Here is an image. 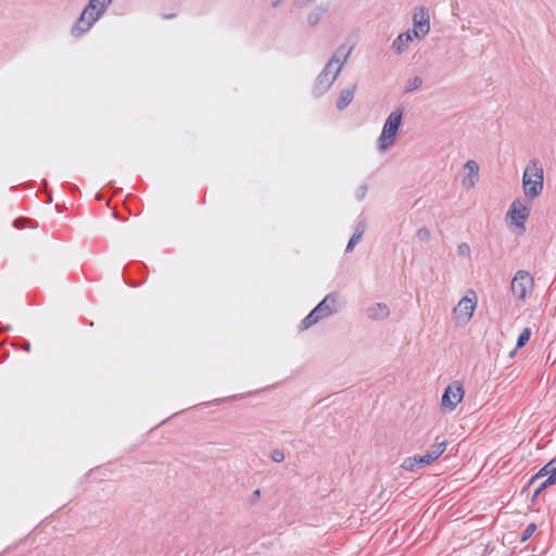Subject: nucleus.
I'll return each instance as SVG.
<instances>
[{"label": "nucleus", "mask_w": 556, "mask_h": 556, "mask_svg": "<svg viewBox=\"0 0 556 556\" xmlns=\"http://www.w3.org/2000/svg\"><path fill=\"white\" fill-rule=\"evenodd\" d=\"M113 0H89L79 18L72 26L73 37H81L102 17Z\"/></svg>", "instance_id": "f257e3e1"}, {"label": "nucleus", "mask_w": 556, "mask_h": 556, "mask_svg": "<svg viewBox=\"0 0 556 556\" xmlns=\"http://www.w3.org/2000/svg\"><path fill=\"white\" fill-rule=\"evenodd\" d=\"M521 188L523 198L533 201L544 189V168L540 160L532 159L525 167Z\"/></svg>", "instance_id": "f03ea898"}, {"label": "nucleus", "mask_w": 556, "mask_h": 556, "mask_svg": "<svg viewBox=\"0 0 556 556\" xmlns=\"http://www.w3.org/2000/svg\"><path fill=\"white\" fill-rule=\"evenodd\" d=\"M350 51L344 48L338 49L332 58L328 61L324 71L319 74L316 79L314 91L317 94L326 92L337 79L341 72L344 63L348 61Z\"/></svg>", "instance_id": "7ed1b4c3"}, {"label": "nucleus", "mask_w": 556, "mask_h": 556, "mask_svg": "<svg viewBox=\"0 0 556 556\" xmlns=\"http://www.w3.org/2000/svg\"><path fill=\"white\" fill-rule=\"evenodd\" d=\"M403 108H396L388 115L376 141L378 152L384 153L395 144L397 132L403 124Z\"/></svg>", "instance_id": "20e7f679"}, {"label": "nucleus", "mask_w": 556, "mask_h": 556, "mask_svg": "<svg viewBox=\"0 0 556 556\" xmlns=\"http://www.w3.org/2000/svg\"><path fill=\"white\" fill-rule=\"evenodd\" d=\"M532 201L526 198L515 199L506 213V222L510 228L522 233L526 230V222L530 216Z\"/></svg>", "instance_id": "39448f33"}, {"label": "nucleus", "mask_w": 556, "mask_h": 556, "mask_svg": "<svg viewBox=\"0 0 556 556\" xmlns=\"http://www.w3.org/2000/svg\"><path fill=\"white\" fill-rule=\"evenodd\" d=\"M339 309L338 296L328 294L303 320L301 328L303 330L312 327L319 320L329 317Z\"/></svg>", "instance_id": "423d86ee"}, {"label": "nucleus", "mask_w": 556, "mask_h": 556, "mask_svg": "<svg viewBox=\"0 0 556 556\" xmlns=\"http://www.w3.org/2000/svg\"><path fill=\"white\" fill-rule=\"evenodd\" d=\"M478 296L473 290H468L453 308L452 315L456 326H466L477 308Z\"/></svg>", "instance_id": "0eeeda50"}, {"label": "nucleus", "mask_w": 556, "mask_h": 556, "mask_svg": "<svg viewBox=\"0 0 556 556\" xmlns=\"http://www.w3.org/2000/svg\"><path fill=\"white\" fill-rule=\"evenodd\" d=\"M510 290L518 301L526 302L531 298L534 290L532 275L526 270H518L511 280Z\"/></svg>", "instance_id": "6e6552de"}, {"label": "nucleus", "mask_w": 556, "mask_h": 556, "mask_svg": "<svg viewBox=\"0 0 556 556\" xmlns=\"http://www.w3.org/2000/svg\"><path fill=\"white\" fill-rule=\"evenodd\" d=\"M465 390L463 384L455 380L452 381L444 390L441 399V409L444 413L453 412L457 405L463 401Z\"/></svg>", "instance_id": "1a4fd4ad"}, {"label": "nucleus", "mask_w": 556, "mask_h": 556, "mask_svg": "<svg viewBox=\"0 0 556 556\" xmlns=\"http://www.w3.org/2000/svg\"><path fill=\"white\" fill-rule=\"evenodd\" d=\"M410 31L417 39L425 38L430 31V17L422 7L416 8L413 13V29Z\"/></svg>", "instance_id": "9d476101"}, {"label": "nucleus", "mask_w": 556, "mask_h": 556, "mask_svg": "<svg viewBox=\"0 0 556 556\" xmlns=\"http://www.w3.org/2000/svg\"><path fill=\"white\" fill-rule=\"evenodd\" d=\"M464 170L462 186L467 190L472 189L479 180L480 167L475 160H468L464 165Z\"/></svg>", "instance_id": "9b49d317"}, {"label": "nucleus", "mask_w": 556, "mask_h": 556, "mask_svg": "<svg viewBox=\"0 0 556 556\" xmlns=\"http://www.w3.org/2000/svg\"><path fill=\"white\" fill-rule=\"evenodd\" d=\"M543 477H547L546 480H544L538 491L536 494L540 493L543 489L556 483V459L551 460L547 463L534 477V480H539Z\"/></svg>", "instance_id": "f8f14e48"}, {"label": "nucleus", "mask_w": 556, "mask_h": 556, "mask_svg": "<svg viewBox=\"0 0 556 556\" xmlns=\"http://www.w3.org/2000/svg\"><path fill=\"white\" fill-rule=\"evenodd\" d=\"M414 34L410 31V29L401 33L393 41H392V50L396 55H402L404 52H406L413 42Z\"/></svg>", "instance_id": "ddd939ff"}, {"label": "nucleus", "mask_w": 556, "mask_h": 556, "mask_svg": "<svg viewBox=\"0 0 556 556\" xmlns=\"http://www.w3.org/2000/svg\"><path fill=\"white\" fill-rule=\"evenodd\" d=\"M366 316L370 320H386L390 316V307L382 302H376L367 306Z\"/></svg>", "instance_id": "4468645a"}, {"label": "nucleus", "mask_w": 556, "mask_h": 556, "mask_svg": "<svg viewBox=\"0 0 556 556\" xmlns=\"http://www.w3.org/2000/svg\"><path fill=\"white\" fill-rule=\"evenodd\" d=\"M446 450V442L442 441L432 445L424 455H419L420 465L422 468L431 465L437 460Z\"/></svg>", "instance_id": "2eb2a0df"}, {"label": "nucleus", "mask_w": 556, "mask_h": 556, "mask_svg": "<svg viewBox=\"0 0 556 556\" xmlns=\"http://www.w3.org/2000/svg\"><path fill=\"white\" fill-rule=\"evenodd\" d=\"M327 9L323 5H315L305 17V24L308 27H316L324 18Z\"/></svg>", "instance_id": "dca6fc26"}, {"label": "nucleus", "mask_w": 556, "mask_h": 556, "mask_svg": "<svg viewBox=\"0 0 556 556\" xmlns=\"http://www.w3.org/2000/svg\"><path fill=\"white\" fill-rule=\"evenodd\" d=\"M354 90H355V86L352 87L351 89H345V90L341 91L340 97L337 102V108L339 110H343L353 101Z\"/></svg>", "instance_id": "f3484780"}, {"label": "nucleus", "mask_w": 556, "mask_h": 556, "mask_svg": "<svg viewBox=\"0 0 556 556\" xmlns=\"http://www.w3.org/2000/svg\"><path fill=\"white\" fill-rule=\"evenodd\" d=\"M401 467L407 471H414L417 469H421L422 467L420 465L419 455H414L412 457L405 458L403 460Z\"/></svg>", "instance_id": "a211bd4d"}, {"label": "nucleus", "mask_w": 556, "mask_h": 556, "mask_svg": "<svg viewBox=\"0 0 556 556\" xmlns=\"http://www.w3.org/2000/svg\"><path fill=\"white\" fill-rule=\"evenodd\" d=\"M422 83L424 80L420 76H414L413 78L407 80L405 91L412 92L414 90H417L422 86Z\"/></svg>", "instance_id": "6ab92c4d"}, {"label": "nucleus", "mask_w": 556, "mask_h": 556, "mask_svg": "<svg viewBox=\"0 0 556 556\" xmlns=\"http://www.w3.org/2000/svg\"><path fill=\"white\" fill-rule=\"evenodd\" d=\"M531 336V330L529 328H525L522 332L520 333L518 341H517V348H522L527 344Z\"/></svg>", "instance_id": "aec40b11"}, {"label": "nucleus", "mask_w": 556, "mask_h": 556, "mask_svg": "<svg viewBox=\"0 0 556 556\" xmlns=\"http://www.w3.org/2000/svg\"><path fill=\"white\" fill-rule=\"evenodd\" d=\"M416 236L420 241H428L431 237V232L428 228L422 227L417 230Z\"/></svg>", "instance_id": "412c9836"}, {"label": "nucleus", "mask_w": 556, "mask_h": 556, "mask_svg": "<svg viewBox=\"0 0 556 556\" xmlns=\"http://www.w3.org/2000/svg\"><path fill=\"white\" fill-rule=\"evenodd\" d=\"M535 529H536V526L534 523L528 525L523 531L521 542L527 541L534 533Z\"/></svg>", "instance_id": "4be33fe9"}, {"label": "nucleus", "mask_w": 556, "mask_h": 556, "mask_svg": "<svg viewBox=\"0 0 556 556\" xmlns=\"http://www.w3.org/2000/svg\"><path fill=\"white\" fill-rule=\"evenodd\" d=\"M366 193H367V186L366 185H361L357 187V189L355 190V198L358 200V201H362L365 199L366 197Z\"/></svg>", "instance_id": "5701e85b"}, {"label": "nucleus", "mask_w": 556, "mask_h": 556, "mask_svg": "<svg viewBox=\"0 0 556 556\" xmlns=\"http://www.w3.org/2000/svg\"><path fill=\"white\" fill-rule=\"evenodd\" d=\"M362 240V238L358 237V235L353 233L351 237L348 245H346V252H352L354 247Z\"/></svg>", "instance_id": "b1692460"}, {"label": "nucleus", "mask_w": 556, "mask_h": 556, "mask_svg": "<svg viewBox=\"0 0 556 556\" xmlns=\"http://www.w3.org/2000/svg\"><path fill=\"white\" fill-rule=\"evenodd\" d=\"M271 459L275 463H281L285 459V453L282 451H280V450H275L271 453Z\"/></svg>", "instance_id": "393cba45"}, {"label": "nucleus", "mask_w": 556, "mask_h": 556, "mask_svg": "<svg viewBox=\"0 0 556 556\" xmlns=\"http://www.w3.org/2000/svg\"><path fill=\"white\" fill-rule=\"evenodd\" d=\"M365 230H366V224L365 223H359L356 226L354 233L358 235V237L362 238L364 232H365Z\"/></svg>", "instance_id": "a878e982"}, {"label": "nucleus", "mask_w": 556, "mask_h": 556, "mask_svg": "<svg viewBox=\"0 0 556 556\" xmlns=\"http://www.w3.org/2000/svg\"><path fill=\"white\" fill-rule=\"evenodd\" d=\"M470 252V248L467 243H462L458 245V253L462 255H468Z\"/></svg>", "instance_id": "bb28decb"}, {"label": "nucleus", "mask_w": 556, "mask_h": 556, "mask_svg": "<svg viewBox=\"0 0 556 556\" xmlns=\"http://www.w3.org/2000/svg\"><path fill=\"white\" fill-rule=\"evenodd\" d=\"M261 497V491L260 490H255L252 495H251V498H250V502L252 504H255Z\"/></svg>", "instance_id": "cd10ccee"}, {"label": "nucleus", "mask_w": 556, "mask_h": 556, "mask_svg": "<svg viewBox=\"0 0 556 556\" xmlns=\"http://www.w3.org/2000/svg\"><path fill=\"white\" fill-rule=\"evenodd\" d=\"M15 227H18V220L14 222Z\"/></svg>", "instance_id": "c85d7f7f"}]
</instances>
